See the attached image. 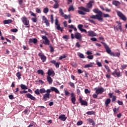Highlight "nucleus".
<instances>
[{
	"instance_id": "nucleus-1",
	"label": "nucleus",
	"mask_w": 127,
	"mask_h": 127,
	"mask_svg": "<svg viewBox=\"0 0 127 127\" xmlns=\"http://www.w3.org/2000/svg\"><path fill=\"white\" fill-rule=\"evenodd\" d=\"M93 11L94 13L97 14L96 15H93L92 16H90V18L93 19H97L99 22H103L104 19L103 18V15L104 18H109L110 17V16L109 14L103 13L100 11L99 8H94L93 10Z\"/></svg>"
},
{
	"instance_id": "nucleus-2",
	"label": "nucleus",
	"mask_w": 127,
	"mask_h": 127,
	"mask_svg": "<svg viewBox=\"0 0 127 127\" xmlns=\"http://www.w3.org/2000/svg\"><path fill=\"white\" fill-rule=\"evenodd\" d=\"M51 91L55 92L56 94H60V91L57 88L55 87H51V89H47L46 90V93L45 94L43 97V100H44V101H47V99H50V96Z\"/></svg>"
},
{
	"instance_id": "nucleus-3",
	"label": "nucleus",
	"mask_w": 127,
	"mask_h": 127,
	"mask_svg": "<svg viewBox=\"0 0 127 127\" xmlns=\"http://www.w3.org/2000/svg\"><path fill=\"white\" fill-rule=\"evenodd\" d=\"M101 43L103 45L106 51L107 54L110 55L111 56H113V57H119L120 56V53L119 52H116L114 53V52H111V50L110 48L109 47L108 45L104 42H101Z\"/></svg>"
},
{
	"instance_id": "nucleus-4",
	"label": "nucleus",
	"mask_w": 127,
	"mask_h": 127,
	"mask_svg": "<svg viewBox=\"0 0 127 127\" xmlns=\"http://www.w3.org/2000/svg\"><path fill=\"white\" fill-rule=\"evenodd\" d=\"M94 2V0L90 1L88 3L86 4V7L85 8L83 6H81L79 7L80 10H83L84 12H90V9H92L93 7V3Z\"/></svg>"
},
{
	"instance_id": "nucleus-5",
	"label": "nucleus",
	"mask_w": 127,
	"mask_h": 127,
	"mask_svg": "<svg viewBox=\"0 0 127 127\" xmlns=\"http://www.w3.org/2000/svg\"><path fill=\"white\" fill-rule=\"evenodd\" d=\"M21 19L22 23L24 25H26V27L29 28L30 27V20H28V19L27 18V17L26 16H23Z\"/></svg>"
},
{
	"instance_id": "nucleus-6",
	"label": "nucleus",
	"mask_w": 127,
	"mask_h": 127,
	"mask_svg": "<svg viewBox=\"0 0 127 127\" xmlns=\"http://www.w3.org/2000/svg\"><path fill=\"white\" fill-rule=\"evenodd\" d=\"M71 39L76 38L78 40L82 41V35L80 33L76 32L75 34H74V36L73 34H71Z\"/></svg>"
},
{
	"instance_id": "nucleus-7",
	"label": "nucleus",
	"mask_w": 127,
	"mask_h": 127,
	"mask_svg": "<svg viewBox=\"0 0 127 127\" xmlns=\"http://www.w3.org/2000/svg\"><path fill=\"white\" fill-rule=\"evenodd\" d=\"M116 23L118 24L117 26H114V29L116 30L117 31L120 30L121 32L123 31L122 29V23L120 21H116Z\"/></svg>"
},
{
	"instance_id": "nucleus-8",
	"label": "nucleus",
	"mask_w": 127,
	"mask_h": 127,
	"mask_svg": "<svg viewBox=\"0 0 127 127\" xmlns=\"http://www.w3.org/2000/svg\"><path fill=\"white\" fill-rule=\"evenodd\" d=\"M116 13H117V15L119 16V17L123 20L124 21H126L127 20V18L124 15V14L120 12V11H116Z\"/></svg>"
},
{
	"instance_id": "nucleus-9",
	"label": "nucleus",
	"mask_w": 127,
	"mask_h": 127,
	"mask_svg": "<svg viewBox=\"0 0 127 127\" xmlns=\"http://www.w3.org/2000/svg\"><path fill=\"white\" fill-rule=\"evenodd\" d=\"M55 25L57 26L56 28L58 29V30L60 31L61 32H63V28L61 27L60 24H59V20L58 18L55 19Z\"/></svg>"
},
{
	"instance_id": "nucleus-10",
	"label": "nucleus",
	"mask_w": 127,
	"mask_h": 127,
	"mask_svg": "<svg viewBox=\"0 0 127 127\" xmlns=\"http://www.w3.org/2000/svg\"><path fill=\"white\" fill-rule=\"evenodd\" d=\"M38 56L40 58L41 60L42 61L43 63L46 62L47 57L45 56L42 53L40 52L38 53Z\"/></svg>"
},
{
	"instance_id": "nucleus-11",
	"label": "nucleus",
	"mask_w": 127,
	"mask_h": 127,
	"mask_svg": "<svg viewBox=\"0 0 127 127\" xmlns=\"http://www.w3.org/2000/svg\"><path fill=\"white\" fill-rule=\"evenodd\" d=\"M42 39L43 40H45V42L44 43V44L45 45H48V46L50 45V41H49V40L48 39V38L46 36H43Z\"/></svg>"
},
{
	"instance_id": "nucleus-12",
	"label": "nucleus",
	"mask_w": 127,
	"mask_h": 127,
	"mask_svg": "<svg viewBox=\"0 0 127 127\" xmlns=\"http://www.w3.org/2000/svg\"><path fill=\"white\" fill-rule=\"evenodd\" d=\"M47 74L48 75L47 76H51L52 75V76H55V72L54 71V70H53V69H48V72H47Z\"/></svg>"
},
{
	"instance_id": "nucleus-13",
	"label": "nucleus",
	"mask_w": 127,
	"mask_h": 127,
	"mask_svg": "<svg viewBox=\"0 0 127 127\" xmlns=\"http://www.w3.org/2000/svg\"><path fill=\"white\" fill-rule=\"evenodd\" d=\"M104 91H105V89H104V88L102 87V88L97 89L96 90L95 93H96V94L99 95L100 94H102Z\"/></svg>"
},
{
	"instance_id": "nucleus-14",
	"label": "nucleus",
	"mask_w": 127,
	"mask_h": 127,
	"mask_svg": "<svg viewBox=\"0 0 127 127\" xmlns=\"http://www.w3.org/2000/svg\"><path fill=\"white\" fill-rule=\"evenodd\" d=\"M37 39L36 38H30L29 41V44L31 45V43H33L34 44H37Z\"/></svg>"
},
{
	"instance_id": "nucleus-15",
	"label": "nucleus",
	"mask_w": 127,
	"mask_h": 127,
	"mask_svg": "<svg viewBox=\"0 0 127 127\" xmlns=\"http://www.w3.org/2000/svg\"><path fill=\"white\" fill-rule=\"evenodd\" d=\"M26 96L27 98H29L31 100H33L34 101H36V98L32 95L30 93H27L26 94Z\"/></svg>"
},
{
	"instance_id": "nucleus-16",
	"label": "nucleus",
	"mask_w": 127,
	"mask_h": 127,
	"mask_svg": "<svg viewBox=\"0 0 127 127\" xmlns=\"http://www.w3.org/2000/svg\"><path fill=\"white\" fill-rule=\"evenodd\" d=\"M87 33H88V36L89 37H95L96 36H97V34H96V33H95L93 31H88Z\"/></svg>"
},
{
	"instance_id": "nucleus-17",
	"label": "nucleus",
	"mask_w": 127,
	"mask_h": 127,
	"mask_svg": "<svg viewBox=\"0 0 127 127\" xmlns=\"http://www.w3.org/2000/svg\"><path fill=\"white\" fill-rule=\"evenodd\" d=\"M79 102L81 105L88 106V102L85 100H83L82 98H79Z\"/></svg>"
},
{
	"instance_id": "nucleus-18",
	"label": "nucleus",
	"mask_w": 127,
	"mask_h": 127,
	"mask_svg": "<svg viewBox=\"0 0 127 127\" xmlns=\"http://www.w3.org/2000/svg\"><path fill=\"white\" fill-rule=\"evenodd\" d=\"M59 120L64 122L66 120H67V117H65V115L64 114H61V115H60L59 116Z\"/></svg>"
},
{
	"instance_id": "nucleus-19",
	"label": "nucleus",
	"mask_w": 127,
	"mask_h": 127,
	"mask_svg": "<svg viewBox=\"0 0 127 127\" xmlns=\"http://www.w3.org/2000/svg\"><path fill=\"white\" fill-rule=\"evenodd\" d=\"M18 3L21 8L25 7V5L23 3V0H18Z\"/></svg>"
},
{
	"instance_id": "nucleus-20",
	"label": "nucleus",
	"mask_w": 127,
	"mask_h": 127,
	"mask_svg": "<svg viewBox=\"0 0 127 127\" xmlns=\"http://www.w3.org/2000/svg\"><path fill=\"white\" fill-rule=\"evenodd\" d=\"M13 22V20L11 19L9 20H4L3 21L4 24H9Z\"/></svg>"
},
{
	"instance_id": "nucleus-21",
	"label": "nucleus",
	"mask_w": 127,
	"mask_h": 127,
	"mask_svg": "<svg viewBox=\"0 0 127 127\" xmlns=\"http://www.w3.org/2000/svg\"><path fill=\"white\" fill-rule=\"evenodd\" d=\"M47 80L49 84H51L53 82V79L51 76H47Z\"/></svg>"
},
{
	"instance_id": "nucleus-22",
	"label": "nucleus",
	"mask_w": 127,
	"mask_h": 127,
	"mask_svg": "<svg viewBox=\"0 0 127 127\" xmlns=\"http://www.w3.org/2000/svg\"><path fill=\"white\" fill-rule=\"evenodd\" d=\"M43 20H45L44 23L46 24V25L47 26H50V23L49 22L48 20L47 19V18L46 17H45V16H43Z\"/></svg>"
},
{
	"instance_id": "nucleus-23",
	"label": "nucleus",
	"mask_w": 127,
	"mask_h": 127,
	"mask_svg": "<svg viewBox=\"0 0 127 127\" xmlns=\"http://www.w3.org/2000/svg\"><path fill=\"white\" fill-rule=\"evenodd\" d=\"M112 4L114 5L115 6H118L120 4V3L119 1L114 0L112 2Z\"/></svg>"
},
{
	"instance_id": "nucleus-24",
	"label": "nucleus",
	"mask_w": 127,
	"mask_h": 127,
	"mask_svg": "<svg viewBox=\"0 0 127 127\" xmlns=\"http://www.w3.org/2000/svg\"><path fill=\"white\" fill-rule=\"evenodd\" d=\"M111 103V99L110 98H107L105 102V106L107 107V106H109V104H110Z\"/></svg>"
},
{
	"instance_id": "nucleus-25",
	"label": "nucleus",
	"mask_w": 127,
	"mask_h": 127,
	"mask_svg": "<svg viewBox=\"0 0 127 127\" xmlns=\"http://www.w3.org/2000/svg\"><path fill=\"white\" fill-rule=\"evenodd\" d=\"M93 63H90L89 64H86L84 68L92 67L93 66Z\"/></svg>"
},
{
	"instance_id": "nucleus-26",
	"label": "nucleus",
	"mask_w": 127,
	"mask_h": 127,
	"mask_svg": "<svg viewBox=\"0 0 127 127\" xmlns=\"http://www.w3.org/2000/svg\"><path fill=\"white\" fill-rule=\"evenodd\" d=\"M16 76L18 77V80H20L21 79L22 74L20 72H18L16 73Z\"/></svg>"
},
{
	"instance_id": "nucleus-27",
	"label": "nucleus",
	"mask_w": 127,
	"mask_h": 127,
	"mask_svg": "<svg viewBox=\"0 0 127 127\" xmlns=\"http://www.w3.org/2000/svg\"><path fill=\"white\" fill-rule=\"evenodd\" d=\"M88 121L89 123L92 124L93 126H95V125H96L94 121L92 119H90V118L88 119Z\"/></svg>"
},
{
	"instance_id": "nucleus-28",
	"label": "nucleus",
	"mask_w": 127,
	"mask_h": 127,
	"mask_svg": "<svg viewBox=\"0 0 127 127\" xmlns=\"http://www.w3.org/2000/svg\"><path fill=\"white\" fill-rule=\"evenodd\" d=\"M47 92V90L45 89V88H43L40 89V93L41 94H44Z\"/></svg>"
},
{
	"instance_id": "nucleus-29",
	"label": "nucleus",
	"mask_w": 127,
	"mask_h": 127,
	"mask_svg": "<svg viewBox=\"0 0 127 127\" xmlns=\"http://www.w3.org/2000/svg\"><path fill=\"white\" fill-rule=\"evenodd\" d=\"M20 87H21V88L22 90H26V89H28L27 87V86H26L25 85L23 84H21L20 85Z\"/></svg>"
},
{
	"instance_id": "nucleus-30",
	"label": "nucleus",
	"mask_w": 127,
	"mask_h": 127,
	"mask_svg": "<svg viewBox=\"0 0 127 127\" xmlns=\"http://www.w3.org/2000/svg\"><path fill=\"white\" fill-rule=\"evenodd\" d=\"M35 94L36 95H37V96H39V95H40L41 93L40 91V90L39 89H37L35 91Z\"/></svg>"
},
{
	"instance_id": "nucleus-31",
	"label": "nucleus",
	"mask_w": 127,
	"mask_h": 127,
	"mask_svg": "<svg viewBox=\"0 0 127 127\" xmlns=\"http://www.w3.org/2000/svg\"><path fill=\"white\" fill-rule=\"evenodd\" d=\"M63 16L64 17L65 19H68L71 18L70 15H67L66 14H64Z\"/></svg>"
},
{
	"instance_id": "nucleus-32",
	"label": "nucleus",
	"mask_w": 127,
	"mask_h": 127,
	"mask_svg": "<svg viewBox=\"0 0 127 127\" xmlns=\"http://www.w3.org/2000/svg\"><path fill=\"white\" fill-rule=\"evenodd\" d=\"M37 72H38V74H42V75H44V73L43 70H42V69L38 70H37Z\"/></svg>"
},
{
	"instance_id": "nucleus-33",
	"label": "nucleus",
	"mask_w": 127,
	"mask_h": 127,
	"mask_svg": "<svg viewBox=\"0 0 127 127\" xmlns=\"http://www.w3.org/2000/svg\"><path fill=\"white\" fill-rule=\"evenodd\" d=\"M74 6L73 5H70L69 7L68 8V11L70 12L71 11H74Z\"/></svg>"
},
{
	"instance_id": "nucleus-34",
	"label": "nucleus",
	"mask_w": 127,
	"mask_h": 127,
	"mask_svg": "<svg viewBox=\"0 0 127 127\" xmlns=\"http://www.w3.org/2000/svg\"><path fill=\"white\" fill-rule=\"evenodd\" d=\"M95 113L94 111H88L86 113V114L91 116L92 115H95Z\"/></svg>"
},
{
	"instance_id": "nucleus-35",
	"label": "nucleus",
	"mask_w": 127,
	"mask_h": 127,
	"mask_svg": "<svg viewBox=\"0 0 127 127\" xmlns=\"http://www.w3.org/2000/svg\"><path fill=\"white\" fill-rule=\"evenodd\" d=\"M64 95L66 97H68L70 95V93L67 91V90H65L64 91Z\"/></svg>"
},
{
	"instance_id": "nucleus-36",
	"label": "nucleus",
	"mask_w": 127,
	"mask_h": 127,
	"mask_svg": "<svg viewBox=\"0 0 127 127\" xmlns=\"http://www.w3.org/2000/svg\"><path fill=\"white\" fill-rule=\"evenodd\" d=\"M71 101L72 104H75V101H76V98L75 97L71 98Z\"/></svg>"
},
{
	"instance_id": "nucleus-37",
	"label": "nucleus",
	"mask_w": 127,
	"mask_h": 127,
	"mask_svg": "<svg viewBox=\"0 0 127 127\" xmlns=\"http://www.w3.org/2000/svg\"><path fill=\"white\" fill-rule=\"evenodd\" d=\"M51 23H52V24L54 23V17L53 16V14L51 15Z\"/></svg>"
},
{
	"instance_id": "nucleus-38",
	"label": "nucleus",
	"mask_w": 127,
	"mask_h": 127,
	"mask_svg": "<svg viewBox=\"0 0 127 127\" xmlns=\"http://www.w3.org/2000/svg\"><path fill=\"white\" fill-rule=\"evenodd\" d=\"M78 13L80 15H85V13L84 12H83L81 10H78Z\"/></svg>"
},
{
	"instance_id": "nucleus-39",
	"label": "nucleus",
	"mask_w": 127,
	"mask_h": 127,
	"mask_svg": "<svg viewBox=\"0 0 127 127\" xmlns=\"http://www.w3.org/2000/svg\"><path fill=\"white\" fill-rule=\"evenodd\" d=\"M49 8L48 7H46L44 9L43 12L44 13H47L49 12Z\"/></svg>"
},
{
	"instance_id": "nucleus-40",
	"label": "nucleus",
	"mask_w": 127,
	"mask_h": 127,
	"mask_svg": "<svg viewBox=\"0 0 127 127\" xmlns=\"http://www.w3.org/2000/svg\"><path fill=\"white\" fill-rule=\"evenodd\" d=\"M71 65L72 67H74V68H76L77 67V64L75 62H72L71 64Z\"/></svg>"
},
{
	"instance_id": "nucleus-41",
	"label": "nucleus",
	"mask_w": 127,
	"mask_h": 127,
	"mask_svg": "<svg viewBox=\"0 0 127 127\" xmlns=\"http://www.w3.org/2000/svg\"><path fill=\"white\" fill-rule=\"evenodd\" d=\"M104 66L106 69L107 70V72H111V69H110V67L108 65H105Z\"/></svg>"
},
{
	"instance_id": "nucleus-42",
	"label": "nucleus",
	"mask_w": 127,
	"mask_h": 127,
	"mask_svg": "<svg viewBox=\"0 0 127 127\" xmlns=\"http://www.w3.org/2000/svg\"><path fill=\"white\" fill-rule=\"evenodd\" d=\"M59 11L60 13H61V16H63L64 15V12L63 11V9L60 8Z\"/></svg>"
},
{
	"instance_id": "nucleus-43",
	"label": "nucleus",
	"mask_w": 127,
	"mask_h": 127,
	"mask_svg": "<svg viewBox=\"0 0 127 127\" xmlns=\"http://www.w3.org/2000/svg\"><path fill=\"white\" fill-rule=\"evenodd\" d=\"M94 57L93 55H89L87 57V58H88L89 60H92L93 59Z\"/></svg>"
},
{
	"instance_id": "nucleus-44",
	"label": "nucleus",
	"mask_w": 127,
	"mask_h": 127,
	"mask_svg": "<svg viewBox=\"0 0 127 127\" xmlns=\"http://www.w3.org/2000/svg\"><path fill=\"white\" fill-rule=\"evenodd\" d=\"M82 124H83V122L82 121H79L77 123V126H81Z\"/></svg>"
},
{
	"instance_id": "nucleus-45",
	"label": "nucleus",
	"mask_w": 127,
	"mask_h": 127,
	"mask_svg": "<svg viewBox=\"0 0 127 127\" xmlns=\"http://www.w3.org/2000/svg\"><path fill=\"white\" fill-rule=\"evenodd\" d=\"M83 25L82 24H79L78 25V28L79 29V30L80 31L81 30H82V28H83Z\"/></svg>"
},
{
	"instance_id": "nucleus-46",
	"label": "nucleus",
	"mask_w": 127,
	"mask_h": 127,
	"mask_svg": "<svg viewBox=\"0 0 127 127\" xmlns=\"http://www.w3.org/2000/svg\"><path fill=\"white\" fill-rule=\"evenodd\" d=\"M31 20L33 22L36 23V22H37V18H32Z\"/></svg>"
},
{
	"instance_id": "nucleus-47",
	"label": "nucleus",
	"mask_w": 127,
	"mask_h": 127,
	"mask_svg": "<svg viewBox=\"0 0 127 127\" xmlns=\"http://www.w3.org/2000/svg\"><path fill=\"white\" fill-rule=\"evenodd\" d=\"M68 84L71 87H74L75 86L74 84L71 82H69Z\"/></svg>"
},
{
	"instance_id": "nucleus-48",
	"label": "nucleus",
	"mask_w": 127,
	"mask_h": 127,
	"mask_svg": "<svg viewBox=\"0 0 127 127\" xmlns=\"http://www.w3.org/2000/svg\"><path fill=\"white\" fill-rule=\"evenodd\" d=\"M119 110V109H117V108H114L113 109V112L114 113V114H117L118 113V112L117 111Z\"/></svg>"
},
{
	"instance_id": "nucleus-49",
	"label": "nucleus",
	"mask_w": 127,
	"mask_h": 127,
	"mask_svg": "<svg viewBox=\"0 0 127 127\" xmlns=\"http://www.w3.org/2000/svg\"><path fill=\"white\" fill-rule=\"evenodd\" d=\"M88 21L90 23H91L94 25H96V22H95L93 20H90V19H88Z\"/></svg>"
},
{
	"instance_id": "nucleus-50",
	"label": "nucleus",
	"mask_w": 127,
	"mask_h": 127,
	"mask_svg": "<svg viewBox=\"0 0 127 127\" xmlns=\"http://www.w3.org/2000/svg\"><path fill=\"white\" fill-rule=\"evenodd\" d=\"M59 6V5L58 3H56L54 4V8H58Z\"/></svg>"
},
{
	"instance_id": "nucleus-51",
	"label": "nucleus",
	"mask_w": 127,
	"mask_h": 127,
	"mask_svg": "<svg viewBox=\"0 0 127 127\" xmlns=\"http://www.w3.org/2000/svg\"><path fill=\"white\" fill-rule=\"evenodd\" d=\"M29 13L30 14L31 16H32L36 17L35 14L33 12H32V11H30V12H29Z\"/></svg>"
},
{
	"instance_id": "nucleus-52",
	"label": "nucleus",
	"mask_w": 127,
	"mask_h": 127,
	"mask_svg": "<svg viewBox=\"0 0 127 127\" xmlns=\"http://www.w3.org/2000/svg\"><path fill=\"white\" fill-rule=\"evenodd\" d=\"M60 64V63H56V64H55L56 68H59Z\"/></svg>"
},
{
	"instance_id": "nucleus-53",
	"label": "nucleus",
	"mask_w": 127,
	"mask_h": 127,
	"mask_svg": "<svg viewBox=\"0 0 127 127\" xmlns=\"http://www.w3.org/2000/svg\"><path fill=\"white\" fill-rule=\"evenodd\" d=\"M90 40H92V41H97V39L96 37H92L90 38Z\"/></svg>"
},
{
	"instance_id": "nucleus-54",
	"label": "nucleus",
	"mask_w": 127,
	"mask_h": 127,
	"mask_svg": "<svg viewBox=\"0 0 127 127\" xmlns=\"http://www.w3.org/2000/svg\"><path fill=\"white\" fill-rule=\"evenodd\" d=\"M79 57L80 58H82V59H84L85 58V57H84V55L83 54H81V53L79 54Z\"/></svg>"
},
{
	"instance_id": "nucleus-55",
	"label": "nucleus",
	"mask_w": 127,
	"mask_h": 127,
	"mask_svg": "<svg viewBox=\"0 0 127 127\" xmlns=\"http://www.w3.org/2000/svg\"><path fill=\"white\" fill-rule=\"evenodd\" d=\"M116 96H113L112 97V102H114L116 101Z\"/></svg>"
},
{
	"instance_id": "nucleus-56",
	"label": "nucleus",
	"mask_w": 127,
	"mask_h": 127,
	"mask_svg": "<svg viewBox=\"0 0 127 127\" xmlns=\"http://www.w3.org/2000/svg\"><path fill=\"white\" fill-rule=\"evenodd\" d=\"M11 31L12 32H17L18 30L17 28H14V29H11Z\"/></svg>"
},
{
	"instance_id": "nucleus-57",
	"label": "nucleus",
	"mask_w": 127,
	"mask_h": 127,
	"mask_svg": "<svg viewBox=\"0 0 127 127\" xmlns=\"http://www.w3.org/2000/svg\"><path fill=\"white\" fill-rule=\"evenodd\" d=\"M28 92V91L24 90L22 91H20V94H26Z\"/></svg>"
},
{
	"instance_id": "nucleus-58",
	"label": "nucleus",
	"mask_w": 127,
	"mask_h": 127,
	"mask_svg": "<svg viewBox=\"0 0 127 127\" xmlns=\"http://www.w3.org/2000/svg\"><path fill=\"white\" fill-rule=\"evenodd\" d=\"M98 95H99V94H94L93 95V97L94 98L97 99V98H98Z\"/></svg>"
},
{
	"instance_id": "nucleus-59",
	"label": "nucleus",
	"mask_w": 127,
	"mask_h": 127,
	"mask_svg": "<svg viewBox=\"0 0 127 127\" xmlns=\"http://www.w3.org/2000/svg\"><path fill=\"white\" fill-rule=\"evenodd\" d=\"M97 65H98V66L99 67H101L102 66V64L101 62H97Z\"/></svg>"
},
{
	"instance_id": "nucleus-60",
	"label": "nucleus",
	"mask_w": 127,
	"mask_h": 127,
	"mask_svg": "<svg viewBox=\"0 0 127 127\" xmlns=\"http://www.w3.org/2000/svg\"><path fill=\"white\" fill-rule=\"evenodd\" d=\"M75 46L77 48H80L81 47V45L79 44L78 42L76 43Z\"/></svg>"
},
{
	"instance_id": "nucleus-61",
	"label": "nucleus",
	"mask_w": 127,
	"mask_h": 127,
	"mask_svg": "<svg viewBox=\"0 0 127 127\" xmlns=\"http://www.w3.org/2000/svg\"><path fill=\"white\" fill-rule=\"evenodd\" d=\"M50 48L51 49V52H54V48H53L52 46H50Z\"/></svg>"
},
{
	"instance_id": "nucleus-62",
	"label": "nucleus",
	"mask_w": 127,
	"mask_h": 127,
	"mask_svg": "<svg viewBox=\"0 0 127 127\" xmlns=\"http://www.w3.org/2000/svg\"><path fill=\"white\" fill-rule=\"evenodd\" d=\"M85 93L86 94H88V93H90V91H89V90L87 89H85Z\"/></svg>"
},
{
	"instance_id": "nucleus-63",
	"label": "nucleus",
	"mask_w": 127,
	"mask_h": 127,
	"mask_svg": "<svg viewBox=\"0 0 127 127\" xmlns=\"http://www.w3.org/2000/svg\"><path fill=\"white\" fill-rule=\"evenodd\" d=\"M63 38L64 39L68 40V36H67V35L63 36Z\"/></svg>"
},
{
	"instance_id": "nucleus-64",
	"label": "nucleus",
	"mask_w": 127,
	"mask_h": 127,
	"mask_svg": "<svg viewBox=\"0 0 127 127\" xmlns=\"http://www.w3.org/2000/svg\"><path fill=\"white\" fill-rule=\"evenodd\" d=\"M66 58V56L65 55H64L63 56H61L59 58L60 60H62L63 59Z\"/></svg>"
}]
</instances>
